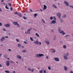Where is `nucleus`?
<instances>
[{
    "label": "nucleus",
    "mask_w": 73,
    "mask_h": 73,
    "mask_svg": "<svg viewBox=\"0 0 73 73\" xmlns=\"http://www.w3.org/2000/svg\"><path fill=\"white\" fill-rule=\"evenodd\" d=\"M58 31L59 33H61L62 34V35H65V34H66L63 31L61 30V29L60 28L58 29Z\"/></svg>",
    "instance_id": "obj_1"
},
{
    "label": "nucleus",
    "mask_w": 73,
    "mask_h": 73,
    "mask_svg": "<svg viewBox=\"0 0 73 73\" xmlns=\"http://www.w3.org/2000/svg\"><path fill=\"white\" fill-rule=\"evenodd\" d=\"M56 16H58L59 19H61V14L60 13H58L56 14Z\"/></svg>",
    "instance_id": "obj_2"
},
{
    "label": "nucleus",
    "mask_w": 73,
    "mask_h": 73,
    "mask_svg": "<svg viewBox=\"0 0 73 73\" xmlns=\"http://www.w3.org/2000/svg\"><path fill=\"white\" fill-rule=\"evenodd\" d=\"M54 60L56 62H59L60 61V59L58 58H54Z\"/></svg>",
    "instance_id": "obj_3"
},
{
    "label": "nucleus",
    "mask_w": 73,
    "mask_h": 73,
    "mask_svg": "<svg viewBox=\"0 0 73 73\" xmlns=\"http://www.w3.org/2000/svg\"><path fill=\"white\" fill-rule=\"evenodd\" d=\"M6 65L7 66H9L10 64H9V61H7L6 62Z\"/></svg>",
    "instance_id": "obj_4"
},
{
    "label": "nucleus",
    "mask_w": 73,
    "mask_h": 73,
    "mask_svg": "<svg viewBox=\"0 0 73 73\" xmlns=\"http://www.w3.org/2000/svg\"><path fill=\"white\" fill-rule=\"evenodd\" d=\"M5 39V38L4 36H3L2 37V38H1L0 40V41L1 42H3V41Z\"/></svg>",
    "instance_id": "obj_5"
},
{
    "label": "nucleus",
    "mask_w": 73,
    "mask_h": 73,
    "mask_svg": "<svg viewBox=\"0 0 73 73\" xmlns=\"http://www.w3.org/2000/svg\"><path fill=\"white\" fill-rule=\"evenodd\" d=\"M64 3L66 5V6L68 7L69 6V3L68 2H66L65 1H64Z\"/></svg>",
    "instance_id": "obj_6"
},
{
    "label": "nucleus",
    "mask_w": 73,
    "mask_h": 73,
    "mask_svg": "<svg viewBox=\"0 0 73 73\" xmlns=\"http://www.w3.org/2000/svg\"><path fill=\"white\" fill-rule=\"evenodd\" d=\"M5 27L8 28V27H10V25L9 24H7L5 25Z\"/></svg>",
    "instance_id": "obj_7"
},
{
    "label": "nucleus",
    "mask_w": 73,
    "mask_h": 73,
    "mask_svg": "<svg viewBox=\"0 0 73 73\" xmlns=\"http://www.w3.org/2000/svg\"><path fill=\"white\" fill-rule=\"evenodd\" d=\"M44 6V7H43V11H44L45 9H46V8H47V6H46L45 5H43Z\"/></svg>",
    "instance_id": "obj_8"
},
{
    "label": "nucleus",
    "mask_w": 73,
    "mask_h": 73,
    "mask_svg": "<svg viewBox=\"0 0 73 73\" xmlns=\"http://www.w3.org/2000/svg\"><path fill=\"white\" fill-rule=\"evenodd\" d=\"M17 58H18V59H21V57L19 55H17Z\"/></svg>",
    "instance_id": "obj_9"
},
{
    "label": "nucleus",
    "mask_w": 73,
    "mask_h": 73,
    "mask_svg": "<svg viewBox=\"0 0 73 73\" xmlns=\"http://www.w3.org/2000/svg\"><path fill=\"white\" fill-rule=\"evenodd\" d=\"M64 69L65 71H67L68 70V68L66 66H64Z\"/></svg>",
    "instance_id": "obj_10"
},
{
    "label": "nucleus",
    "mask_w": 73,
    "mask_h": 73,
    "mask_svg": "<svg viewBox=\"0 0 73 73\" xmlns=\"http://www.w3.org/2000/svg\"><path fill=\"white\" fill-rule=\"evenodd\" d=\"M13 24L14 25H16L17 24V22H13Z\"/></svg>",
    "instance_id": "obj_11"
},
{
    "label": "nucleus",
    "mask_w": 73,
    "mask_h": 73,
    "mask_svg": "<svg viewBox=\"0 0 73 73\" xmlns=\"http://www.w3.org/2000/svg\"><path fill=\"white\" fill-rule=\"evenodd\" d=\"M33 42L35 44H38V40H36V41L34 42Z\"/></svg>",
    "instance_id": "obj_12"
},
{
    "label": "nucleus",
    "mask_w": 73,
    "mask_h": 73,
    "mask_svg": "<svg viewBox=\"0 0 73 73\" xmlns=\"http://www.w3.org/2000/svg\"><path fill=\"white\" fill-rule=\"evenodd\" d=\"M52 24H56V21L53 20L52 21Z\"/></svg>",
    "instance_id": "obj_13"
},
{
    "label": "nucleus",
    "mask_w": 73,
    "mask_h": 73,
    "mask_svg": "<svg viewBox=\"0 0 73 73\" xmlns=\"http://www.w3.org/2000/svg\"><path fill=\"white\" fill-rule=\"evenodd\" d=\"M64 58L65 60H68V57L66 56V55H65L64 56Z\"/></svg>",
    "instance_id": "obj_14"
},
{
    "label": "nucleus",
    "mask_w": 73,
    "mask_h": 73,
    "mask_svg": "<svg viewBox=\"0 0 73 73\" xmlns=\"http://www.w3.org/2000/svg\"><path fill=\"white\" fill-rule=\"evenodd\" d=\"M35 57L36 58H39V55L38 54H36L35 55Z\"/></svg>",
    "instance_id": "obj_15"
},
{
    "label": "nucleus",
    "mask_w": 73,
    "mask_h": 73,
    "mask_svg": "<svg viewBox=\"0 0 73 73\" xmlns=\"http://www.w3.org/2000/svg\"><path fill=\"white\" fill-rule=\"evenodd\" d=\"M44 56V54H39V57H42V56Z\"/></svg>",
    "instance_id": "obj_16"
},
{
    "label": "nucleus",
    "mask_w": 73,
    "mask_h": 73,
    "mask_svg": "<svg viewBox=\"0 0 73 73\" xmlns=\"http://www.w3.org/2000/svg\"><path fill=\"white\" fill-rule=\"evenodd\" d=\"M63 18H66V15L64 14L62 16Z\"/></svg>",
    "instance_id": "obj_17"
},
{
    "label": "nucleus",
    "mask_w": 73,
    "mask_h": 73,
    "mask_svg": "<svg viewBox=\"0 0 73 73\" xmlns=\"http://www.w3.org/2000/svg\"><path fill=\"white\" fill-rule=\"evenodd\" d=\"M17 46L19 48H20L21 46V44H18L17 45Z\"/></svg>",
    "instance_id": "obj_18"
},
{
    "label": "nucleus",
    "mask_w": 73,
    "mask_h": 73,
    "mask_svg": "<svg viewBox=\"0 0 73 73\" xmlns=\"http://www.w3.org/2000/svg\"><path fill=\"white\" fill-rule=\"evenodd\" d=\"M52 6L53 7H54V8H57V7H56V5H55L53 4L52 5Z\"/></svg>",
    "instance_id": "obj_19"
},
{
    "label": "nucleus",
    "mask_w": 73,
    "mask_h": 73,
    "mask_svg": "<svg viewBox=\"0 0 73 73\" xmlns=\"http://www.w3.org/2000/svg\"><path fill=\"white\" fill-rule=\"evenodd\" d=\"M46 43V44H47L48 45H49V41H46L45 42Z\"/></svg>",
    "instance_id": "obj_20"
},
{
    "label": "nucleus",
    "mask_w": 73,
    "mask_h": 73,
    "mask_svg": "<svg viewBox=\"0 0 73 73\" xmlns=\"http://www.w3.org/2000/svg\"><path fill=\"white\" fill-rule=\"evenodd\" d=\"M27 34H30V31L29 30H27Z\"/></svg>",
    "instance_id": "obj_21"
},
{
    "label": "nucleus",
    "mask_w": 73,
    "mask_h": 73,
    "mask_svg": "<svg viewBox=\"0 0 73 73\" xmlns=\"http://www.w3.org/2000/svg\"><path fill=\"white\" fill-rule=\"evenodd\" d=\"M35 35L36 36H37V37H40V36L38 34V33H36Z\"/></svg>",
    "instance_id": "obj_22"
},
{
    "label": "nucleus",
    "mask_w": 73,
    "mask_h": 73,
    "mask_svg": "<svg viewBox=\"0 0 73 73\" xmlns=\"http://www.w3.org/2000/svg\"><path fill=\"white\" fill-rule=\"evenodd\" d=\"M51 68V67L50 66H49L48 67V70H51V69L50 68Z\"/></svg>",
    "instance_id": "obj_23"
},
{
    "label": "nucleus",
    "mask_w": 73,
    "mask_h": 73,
    "mask_svg": "<svg viewBox=\"0 0 73 73\" xmlns=\"http://www.w3.org/2000/svg\"><path fill=\"white\" fill-rule=\"evenodd\" d=\"M63 48H64V49H66V45H64L63 46Z\"/></svg>",
    "instance_id": "obj_24"
},
{
    "label": "nucleus",
    "mask_w": 73,
    "mask_h": 73,
    "mask_svg": "<svg viewBox=\"0 0 73 73\" xmlns=\"http://www.w3.org/2000/svg\"><path fill=\"white\" fill-rule=\"evenodd\" d=\"M15 14H16L17 15V16H19V13H18L17 12H14Z\"/></svg>",
    "instance_id": "obj_25"
},
{
    "label": "nucleus",
    "mask_w": 73,
    "mask_h": 73,
    "mask_svg": "<svg viewBox=\"0 0 73 73\" xmlns=\"http://www.w3.org/2000/svg\"><path fill=\"white\" fill-rule=\"evenodd\" d=\"M5 72L6 73H9V71L7 70L5 71Z\"/></svg>",
    "instance_id": "obj_26"
},
{
    "label": "nucleus",
    "mask_w": 73,
    "mask_h": 73,
    "mask_svg": "<svg viewBox=\"0 0 73 73\" xmlns=\"http://www.w3.org/2000/svg\"><path fill=\"white\" fill-rule=\"evenodd\" d=\"M3 56L5 57V58H7V54H6V55H4Z\"/></svg>",
    "instance_id": "obj_27"
},
{
    "label": "nucleus",
    "mask_w": 73,
    "mask_h": 73,
    "mask_svg": "<svg viewBox=\"0 0 73 73\" xmlns=\"http://www.w3.org/2000/svg\"><path fill=\"white\" fill-rule=\"evenodd\" d=\"M5 8H6V9H9V8L7 7V5H6V6H5Z\"/></svg>",
    "instance_id": "obj_28"
},
{
    "label": "nucleus",
    "mask_w": 73,
    "mask_h": 73,
    "mask_svg": "<svg viewBox=\"0 0 73 73\" xmlns=\"http://www.w3.org/2000/svg\"><path fill=\"white\" fill-rule=\"evenodd\" d=\"M30 39L31 41H33V38H32V37H30Z\"/></svg>",
    "instance_id": "obj_29"
},
{
    "label": "nucleus",
    "mask_w": 73,
    "mask_h": 73,
    "mask_svg": "<svg viewBox=\"0 0 73 73\" xmlns=\"http://www.w3.org/2000/svg\"><path fill=\"white\" fill-rule=\"evenodd\" d=\"M37 16V13H35L34 15V17H36Z\"/></svg>",
    "instance_id": "obj_30"
},
{
    "label": "nucleus",
    "mask_w": 73,
    "mask_h": 73,
    "mask_svg": "<svg viewBox=\"0 0 73 73\" xmlns=\"http://www.w3.org/2000/svg\"><path fill=\"white\" fill-rule=\"evenodd\" d=\"M42 22L44 23H45V21H44V20L43 19H42Z\"/></svg>",
    "instance_id": "obj_31"
},
{
    "label": "nucleus",
    "mask_w": 73,
    "mask_h": 73,
    "mask_svg": "<svg viewBox=\"0 0 73 73\" xmlns=\"http://www.w3.org/2000/svg\"><path fill=\"white\" fill-rule=\"evenodd\" d=\"M66 56H69V53L68 52H67L65 54Z\"/></svg>",
    "instance_id": "obj_32"
},
{
    "label": "nucleus",
    "mask_w": 73,
    "mask_h": 73,
    "mask_svg": "<svg viewBox=\"0 0 73 73\" xmlns=\"http://www.w3.org/2000/svg\"><path fill=\"white\" fill-rule=\"evenodd\" d=\"M29 11H30V12H33V10H32V9H29Z\"/></svg>",
    "instance_id": "obj_33"
},
{
    "label": "nucleus",
    "mask_w": 73,
    "mask_h": 73,
    "mask_svg": "<svg viewBox=\"0 0 73 73\" xmlns=\"http://www.w3.org/2000/svg\"><path fill=\"white\" fill-rule=\"evenodd\" d=\"M28 70H29V71H31V68H28L27 69Z\"/></svg>",
    "instance_id": "obj_34"
},
{
    "label": "nucleus",
    "mask_w": 73,
    "mask_h": 73,
    "mask_svg": "<svg viewBox=\"0 0 73 73\" xmlns=\"http://www.w3.org/2000/svg\"><path fill=\"white\" fill-rule=\"evenodd\" d=\"M52 52H53V53H55V52H56V50H52Z\"/></svg>",
    "instance_id": "obj_35"
},
{
    "label": "nucleus",
    "mask_w": 73,
    "mask_h": 73,
    "mask_svg": "<svg viewBox=\"0 0 73 73\" xmlns=\"http://www.w3.org/2000/svg\"><path fill=\"white\" fill-rule=\"evenodd\" d=\"M34 70H35V69L33 68L32 70L31 69V71L32 72H34Z\"/></svg>",
    "instance_id": "obj_36"
},
{
    "label": "nucleus",
    "mask_w": 73,
    "mask_h": 73,
    "mask_svg": "<svg viewBox=\"0 0 73 73\" xmlns=\"http://www.w3.org/2000/svg\"><path fill=\"white\" fill-rule=\"evenodd\" d=\"M60 22H61V23H63V22H64V21H63V20H62V19H61L60 18Z\"/></svg>",
    "instance_id": "obj_37"
},
{
    "label": "nucleus",
    "mask_w": 73,
    "mask_h": 73,
    "mask_svg": "<svg viewBox=\"0 0 73 73\" xmlns=\"http://www.w3.org/2000/svg\"><path fill=\"white\" fill-rule=\"evenodd\" d=\"M50 20H53V17H50Z\"/></svg>",
    "instance_id": "obj_38"
},
{
    "label": "nucleus",
    "mask_w": 73,
    "mask_h": 73,
    "mask_svg": "<svg viewBox=\"0 0 73 73\" xmlns=\"http://www.w3.org/2000/svg\"><path fill=\"white\" fill-rule=\"evenodd\" d=\"M22 52L25 53V52H26V50H23L22 51Z\"/></svg>",
    "instance_id": "obj_39"
},
{
    "label": "nucleus",
    "mask_w": 73,
    "mask_h": 73,
    "mask_svg": "<svg viewBox=\"0 0 73 73\" xmlns=\"http://www.w3.org/2000/svg\"><path fill=\"white\" fill-rule=\"evenodd\" d=\"M23 18L24 19V20H27V17H23Z\"/></svg>",
    "instance_id": "obj_40"
},
{
    "label": "nucleus",
    "mask_w": 73,
    "mask_h": 73,
    "mask_svg": "<svg viewBox=\"0 0 73 73\" xmlns=\"http://www.w3.org/2000/svg\"><path fill=\"white\" fill-rule=\"evenodd\" d=\"M32 27H30V29H28V30L30 31H31V30H32Z\"/></svg>",
    "instance_id": "obj_41"
},
{
    "label": "nucleus",
    "mask_w": 73,
    "mask_h": 73,
    "mask_svg": "<svg viewBox=\"0 0 73 73\" xmlns=\"http://www.w3.org/2000/svg\"><path fill=\"white\" fill-rule=\"evenodd\" d=\"M68 36H70L69 35H66L64 36V37H68Z\"/></svg>",
    "instance_id": "obj_42"
},
{
    "label": "nucleus",
    "mask_w": 73,
    "mask_h": 73,
    "mask_svg": "<svg viewBox=\"0 0 73 73\" xmlns=\"http://www.w3.org/2000/svg\"><path fill=\"white\" fill-rule=\"evenodd\" d=\"M54 20L55 21H56V17H54L53 18Z\"/></svg>",
    "instance_id": "obj_43"
},
{
    "label": "nucleus",
    "mask_w": 73,
    "mask_h": 73,
    "mask_svg": "<svg viewBox=\"0 0 73 73\" xmlns=\"http://www.w3.org/2000/svg\"><path fill=\"white\" fill-rule=\"evenodd\" d=\"M39 73H42V70L39 71Z\"/></svg>",
    "instance_id": "obj_44"
},
{
    "label": "nucleus",
    "mask_w": 73,
    "mask_h": 73,
    "mask_svg": "<svg viewBox=\"0 0 73 73\" xmlns=\"http://www.w3.org/2000/svg\"><path fill=\"white\" fill-rule=\"evenodd\" d=\"M19 17H22V14H20L19 15Z\"/></svg>",
    "instance_id": "obj_45"
},
{
    "label": "nucleus",
    "mask_w": 73,
    "mask_h": 73,
    "mask_svg": "<svg viewBox=\"0 0 73 73\" xmlns=\"http://www.w3.org/2000/svg\"><path fill=\"white\" fill-rule=\"evenodd\" d=\"M17 25L18 27H20V25H19V24L17 23Z\"/></svg>",
    "instance_id": "obj_46"
},
{
    "label": "nucleus",
    "mask_w": 73,
    "mask_h": 73,
    "mask_svg": "<svg viewBox=\"0 0 73 73\" xmlns=\"http://www.w3.org/2000/svg\"><path fill=\"white\" fill-rule=\"evenodd\" d=\"M10 62L11 63H14V62H13V61L12 60H11Z\"/></svg>",
    "instance_id": "obj_47"
},
{
    "label": "nucleus",
    "mask_w": 73,
    "mask_h": 73,
    "mask_svg": "<svg viewBox=\"0 0 73 73\" xmlns=\"http://www.w3.org/2000/svg\"><path fill=\"white\" fill-rule=\"evenodd\" d=\"M24 43H25L26 44H28V42H25V41H24Z\"/></svg>",
    "instance_id": "obj_48"
},
{
    "label": "nucleus",
    "mask_w": 73,
    "mask_h": 73,
    "mask_svg": "<svg viewBox=\"0 0 73 73\" xmlns=\"http://www.w3.org/2000/svg\"><path fill=\"white\" fill-rule=\"evenodd\" d=\"M16 41H17V42H19V40L18 39H16Z\"/></svg>",
    "instance_id": "obj_49"
},
{
    "label": "nucleus",
    "mask_w": 73,
    "mask_h": 73,
    "mask_svg": "<svg viewBox=\"0 0 73 73\" xmlns=\"http://www.w3.org/2000/svg\"><path fill=\"white\" fill-rule=\"evenodd\" d=\"M3 31H6V29L5 28L3 29Z\"/></svg>",
    "instance_id": "obj_50"
},
{
    "label": "nucleus",
    "mask_w": 73,
    "mask_h": 73,
    "mask_svg": "<svg viewBox=\"0 0 73 73\" xmlns=\"http://www.w3.org/2000/svg\"><path fill=\"white\" fill-rule=\"evenodd\" d=\"M9 6H11V3H9Z\"/></svg>",
    "instance_id": "obj_51"
},
{
    "label": "nucleus",
    "mask_w": 73,
    "mask_h": 73,
    "mask_svg": "<svg viewBox=\"0 0 73 73\" xmlns=\"http://www.w3.org/2000/svg\"><path fill=\"white\" fill-rule=\"evenodd\" d=\"M0 26H2V23H0Z\"/></svg>",
    "instance_id": "obj_52"
},
{
    "label": "nucleus",
    "mask_w": 73,
    "mask_h": 73,
    "mask_svg": "<svg viewBox=\"0 0 73 73\" xmlns=\"http://www.w3.org/2000/svg\"><path fill=\"white\" fill-rule=\"evenodd\" d=\"M8 50L9 52H11V49H9Z\"/></svg>",
    "instance_id": "obj_53"
},
{
    "label": "nucleus",
    "mask_w": 73,
    "mask_h": 73,
    "mask_svg": "<svg viewBox=\"0 0 73 73\" xmlns=\"http://www.w3.org/2000/svg\"><path fill=\"white\" fill-rule=\"evenodd\" d=\"M10 9L11 10V11H12V9H13L12 7H11L10 8Z\"/></svg>",
    "instance_id": "obj_54"
},
{
    "label": "nucleus",
    "mask_w": 73,
    "mask_h": 73,
    "mask_svg": "<svg viewBox=\"0 0 73 73\" xmlns=\"http://www.w3.org/2000/svg\"><path fill=\"white\" fill-rule=\"evenodd\" d=\"M38 43H39L40 45H41V42H39Z\"/></svg>",
    "instance_id": "obj_55"
},
{
    "label": "nucleus",
    "mask_w": 73,
    "mask_h": 73,
    "mask_svg": "<svg viewBox=\"0 0 73 73\" xmlns=\"http://www.w3.org/2000/svg\"><path fill=\"white\" fill-rule=\"evenodd\" d=\"M0 68H2V65L1 64H0Z\"/></svg>",
    "instance_id": "obj_56"
},
{
    "label": "nucleus",
    "mask_w": 73,
    "mask_h": 73,
    "mask_svg": "<svg viewBox=\"0 0 73 73\" xmlns=\"http://www.w3.org/2000/svg\"><path fill=\"white\" fill-rule=\"evenodd\" d=\"M55 38H54V39H53V40H56V36H55Z\"/></svg>",
    "instance_id": "obj_57"
},
{
    "label": "nucleus",
    "mask_w": 73,
    "mask_h": 73,
    "mask_svg": "<svg viewBox=\"0 0 73 73\" xmlns=\"http://www.w3.org/2000/svg\"><path fill=\"white\" fill-rule=\"evenodd\" d=\"M70 73H73V72L72 71H70Z\"/></svg>",
    "instance_id": "obj_58"
},
{
    "label": "nucleus",
    "mask_w": 73,
    "mask_h": 73,
    "mask_svg": "<svg viewBox=\"0 0 73 73\" xmlns=\"http://www.w3.org/2000/svg\"><path fill=\"white\" fill-rule=\"evenodd\" d=\"M46 71L45 70H44V73H46Z\"/></svg>",
    "instance_id": "obj_59"
},
{
    "label": "nucleus",
    "mask_w": 73,
    "mask_h": 73,
    "mask_svg": "<svg viewBox=\"0 0 73 73\" xmlns=\"http://www.w3.org/2000/svg\"><path fill=\"white\" fill-rule=\"evenodd\" d=\"M5 38H8V36H6L4 37Z\"/></svg>",
    "instance_id": "obj_60"
},
{
    "label": "nucleus",
    "mask_w": 73,
    "mask_h": 73,
    "mask_svg": "<svg viewBox=\"0 0 73 73\" xmlns=\"http://www.w3.org/2000/svg\"><path fill=\"white\" fill-rule=\"evenodd\" d=\"M46 57L47 59H48V56H46Z\"/></svg>",
    "instance_id": "obj_61"
},
{
    "label": "nucleus",
    "mask_w": 73,
    "mask_h": 73,
    "mask_svg": "<svg viewBox=\"0 0 73 73\" xmlns=\"http://www.w3.org/2000/svg\"><path fill=\"white\" fill-rule=\"evenodd\" d=\"M37 69H38V70H40V68H39V67H38V68H37Z\"/></svg>",
    "instance_id": "obj_62"
},
{
    "label": "nucleus",
    "mask_w": 73,
    "mask_h": 73,
    "mask_svg": "<svg viewBox=\"0 0 73 73\" xmlns=\"http://www.w3.org/2000/svg\"><path fill=\"white\" fill-rule=\"evenodd\" d=\"M0 46H3V44H1Z\"/></svg>",
    "instance_id": "obj_63"
},
{
    "label": "nucleus",
    "mask_w": 73,
    "mask_h": 73,
    "mask_svg": "<svg viewBox=\"0 0 73 73\" xmlns=\"http://www.w3.org/2000/svg\"><path fill=\"white\" fill-rule=\"evenodd\" d=\"M13 73H16V72H15V71H14L13 72Z\"/></svg>",
    "instance_id": "obj_64"
}]
</instances>
